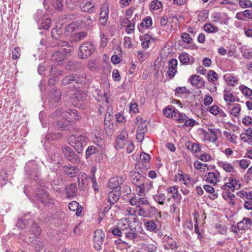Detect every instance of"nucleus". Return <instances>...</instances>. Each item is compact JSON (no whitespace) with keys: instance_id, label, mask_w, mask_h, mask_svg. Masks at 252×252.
I'll return each mask as SVG.
<instances>
[{"instance_id":"obj_1","label":"nucleus","mask_w":252,"mask_h":252,"mask_svg":"<svg viewBox=\"0 0 252 252\" xmlns=\"http://www.w3.org/2000/svg\"><path fill=\"white\" fill-rule=\"evenodd\" d=\"M86 81V75L84 73L71 74L66 76L63 79L61 85L62 86H65L72 84L73 88L75 89L77 88L76 85H84Z\"/></svg>"},{"instance_id":"obj_2","label":"nucleus","mask_w":252,"mask_h":252,"mask_svg":"<svg viewBox=\"0 0 252 252\" xmlns=\"http://www.w3.org/2000/svg\"><path fill=\"white\" fill-rule=\"evenodd\" d=\"M88 139L83 135H72L70 136V145L78 153L81 154L83 152L84 147L87 145Z\"/></svg>"},{"instance_id":"obj_3","label":"nucleus","mask_w":252,"mask_h":252,"mask_svg":"<svg viewBox=\"0 0 252 252\" xmlns=\"http://www.w3.org/2000/svg\"><path fill=\"white\" fill-rule=\"evenodd\" d=\"M95 47L90 42H86L80 45L78 57L80 59H86L90 57L94 52Z\"/></svg>"},{"instance_id":"obj_4","label":"nucleus","mask_w":252,"mask_h":252,"mask_svg":"<svg viewBox=\"0 0 252 252\" xmlns=\"http://www.w3.org/2000/svg\"><path fill=\"white\" fill-rule=\"evenodd\" d=\"M34 197L36 201L45 206H51L53 204V200L49 197V193L44 189H38L35 191Z\"/></svg>"},{"instance_id":"obj_5","label":"nucleus","mask_w":252,"mask_h":252,"mask_svg":"<svg viewBox=\"0 0 252 252\" xmlns=\"http://www.w3.org/2000/svg\"><path fill=\"white\" fill-rule=\"evenodd\" d=\"M53 126L56 129L61 130H69L75 132L76 128L74 127L70 121L64 120L63 119L53 123Z\"/></svg>"},{"instance_id":"obj_6","label":"nucleus","mask_w":252,"mask_h":252,"mask_svg":"<svg viewBox=\"0 0 252 252\" xmlns=\"http://www.w3.org/2000/svg\"><path fill=\"white\" fill-rule=\"evenodd\" d=\"M62 151L66 159L72 163H78L80 161V158L73 150L69 146L62 147Z\"/></svg>"},{"instance_id":"obj_7","label":"nucleus","mask_w":252,"mask_h":252,"mask_svg":"<svg viewBox=\"0 0 252 252\" xmlns=\"http://www.w3.org/2000/svg\"><path fill=\"white\" fill-rule=\"evenodd\" d=\"M158 210L155 207L149 204L147 207L140 208L138 214L140 216L147 218L155 217L158 215Z\"/></svg>"},{"instance_id":"obj_8","label":"nucleus","mask_w":252,"mask_h":252,"mask_svg":"<svg viewBox=\"0 0 252 252\" xmlns=\"http://www.w3.org/2000/svg\"><path fill=\"white\" fill-rule=\"evenodd\" d=\"M104 236V232L101 230L98 229L94 231L93 241L94 248L96 250L98 251L100 249Z\"/></svg>"},{"instance_id":"obj_9","label":"nucleus","mask_w":252,"mask_h":252,"mask_svg":"<svg viewBox=\"0 0 252 252\" xmlns=\"http://www.w3.org/2000/svg\"><path fill=\"white\" fill-rule=\"evenodd\" d=\"M124 180L121 177L111 178L109 179L108 183L109 188L116 191H120L121 189V186L123 184Z\"/></svg>"},{"instance_id":"obj_10","label":"nucleus","mask_w":252,"mask_h":252,"mask_svg":"<svg viewBox=\"0 0 252 252\" xmlns=\"http://www.w3.org/2000/svg\"><path fill=\"white\" fill-rule=\"evenodd\" d=\"M54 46L61 47L59 50L62 52V55L65 58V56L69 55L72 52V50L67 41L64 40H59L56 43Z\"/></svg>"},{"instance_id":"obj_11","label":"nucleus","mask_w":252,"mask_h":252,"mask_svg":"<svg viewBox=\"0 0 252 252\" xmlns=\"http://www.w3.org/2000/svg\"><path fill=\"white\" fill-rule=\"evenodd\" d=\"M62 91L57 88L51 89L49 94V100L51 103H58L61 100Z\"/></svg>"},{"instance_id":"obj_12","label":"nucleus","mask_w":252,"mask_h":252,"mask_svg":"<svg viewBox=\"0 0 252 252\" xmlns=\"http://www.w3.org/2000/svg\"><path fill=\"white\" fill-rule=\"evenodd\" d=\"M179 180L183 182L184 184L188 188H193L196 182L192 180L188 174H178ZM178 175H176L175 178L177 179Z\"/></svg>"},{"instance_id":"obj_13","label":"nucleus","mask_w":252,"mask_h":252,"mask_svg":"<svg viewBox=\"0 0 252 252\" xmlns=\"http://www.w3.org/2000/svg\"><path fill=\"white\" fill-rule=\"evenodd\" d=\"M70 97L73 99L72 103L74 105L76 106H78L81 105L83 103L84 99L86 97V94L81 91L78 90L77 92H75Z\"/></svg>"},{"instance_id":"obj_14","label":"nucleus","mask_w":252,"mask_h":252,"mask_svg":"<svg viewBox=\"0 0 252 252\" xmlns=\"http://www.w3.org/2000/svg\"><path fill=\"white\" fill-rule=\"evenodd\" d=\"M130 178L132 183L137 188L145 181V177L139 172H130Z\"/></svg>"},{"instance_id":"obj_15","label":"nucleus","mask_w":252,"mask_h":252,"mask_svg":"<svg viewBox=\"0 0 252 252\" xmlns=\"http://www.w3.org/2000/svg\"><path fill=\"white\" fill-rule=\"evenodd\" d=\"M62 166L63 171L68 177L73 178L75 177L77 175V173L79 170V169L77 166L70 164Z\"/></svg>"},{"instance_id":"obj_16","label":"nucleus","mask_w":252,"mask_h":252,"mask_svg":"<svg viewBox=\"0 0 252 252\" xmlns=\"http://www.w3.org/2000/svg\"><path fill=\"white\" fill-rule=\"evenodd\" d=\"M152 187V182L149 181V180L145 178V181L141 183L138 188L139 190H137L138 194L141 195L142 193H145L148 192Z\"/></svg>"},{"instance_id":"obj_17","label":"nucleus","mask_w":252,"mask_h":252,"mask_svg":"<svg viewBox=\"0 0 252 252\" xmlns=\"http://www.w3.org/2000/svg\"><path fill=\"white\" fill-rule=\"evenodd\" d=\"M77 189L74 183L66 186L65 188V194L66 198H71L76 195Z\"/></svg>"},{"instance_id":"obj_18","label":"nucleus","mask_w":252,"mask_h":252,"mask_svg":"<svg viewBox=\"0 0 252 252\" xmlns=\"http://www.w3.org/2000/svg\"><path fill=\"white\" fill-rule=\"evenodd\" d=\"M82 63L77 61H68L66 65V68L69 70H77L83 68Z\"/></svg>"},{"instance_id":"obj_19","label":"nucleus","mask_w":252,"mask_h":252,"mask_svg":"<svg viewBox=\"0 0 252 252\" xmlns=\"http://www.w3.org/2000/svg\"><path fill=\"white\" fill-rule=\"evenodd\" d=\"M121 193L119 191L112 190L108 195L107 200L111 205H114L119 199Z\"/></svg>"},{"instance_id":"obj_20","label":"nucleus","mask_w":252,"mask_h":252,"mask_svg":"<svg viewBox=\"0 0 252 252\" xmlns=\"http://www.w3.org/2000/svg\"><path fill=\"white\" fill-rule=\"evenodd\" d=\"M77 179L78 183V188L79 190H84L88 185V181L87 180L86 174H82L81 175H78V176L77 177Z\"/></svg>"},{"instance_id":"obj_21","label":"nucleus","mask_w":252,"mask_h":252,"mask_svg":"<svg viewBox=\"0 0 252 252\" xmlns=\"http://www.w3.org/2000/svg\"><path fill=\"white\" fill-rule=\"evenodd\" d=\"M87 32L84 31L77 32L73 34L71 37L70 40L72 42H77L84 39L87 36Z\"/></svg>"},{"instance_id":"obj_22","label":"nucleus","mask_w":252,"mask_h":252,"mask_svg":"<svg viewBox=\"0 0 252 252\" xmlns=\"http://www.w3.org/2000/svg\"><path fill=\"white\" fill-rule=\"evenodd\" d=\"M251 225V220L246 217H244L242 221L237 223V228L239 230H245L250 228Z\"/></svg>"},{"instance_id":"obj_23","label":"nucleus","mask_w":252,"mask_h":252,"mask_svg":"<svg viewBox=\"0 0 252 252\" xmlns=\"http://www.w3.org/2000/svg\"><path fill=\"white\" fill-rule=\"evenodd\" d=\"M48 160L49 162L58 164L59 165V167L60 166H63L61 164L62 157L58 153H53L50 156V158L48 159Z\"/></svg>"},{"instance_id":"obj_24","label":"nucleus","mask_w":252,"mask_h":252,"mask_svg":"<svg viewBox=\"0 0 252 252\" xmlns=\"http://www.w3.org/2000/svg\"><path fill=\"white\" fill-rule=\"evenodd\" d=\"M177 109L173 106H168L163 110V113L167 118H174Z\"/></svg>"},{"instance_id":"obj_25","label":"nucleus","mask_w":252,"mask_h":252,"mask_svg":"<svg viewBox=\"0 0 252 252\" xmlns=\"http://www.w3.org/2000/svg\"><path fill=\"white\" fill-rule=\"evenodd\" d=\"M64 60V58L62 55V52L57 51L55 52L51 58V60L53 62L58 63L59 64H62V62Z\"/></svg>"},{"instance_id":"obj_26","label":"nucleus","mask_w":252,"mask_h":252,"mask_svg":"<svg viewBox=\"0 0 252 252\" xmlns=\"http://www.w3.org/2000/svg\"><path fill=\"white\" fill-rule=\"evenodd\" d=\"M225 93L223 94V98L225 101L227 103L228 106L231 105V103L235 102V96L229 91H226L225 90L224 91Z\"/></svg>"},{"instance_id":"obj_27","label":"nucleus","mask_w":252,"mask_h":252,"mask_svg":"<svg viewBox=\"0 0 252 252\" xmlns=\"http://www.w3.org/2000/svg\"><path fill=\"white\" fill-rule=\"evenodd\" d=\"M108 13L109 7L107 4H103L100 8L99 20H107L108 17Z\"/></svg>"},{"instance_id":"obj_28","label":"nucleus","mask_w":252,"mask_h":252,"mask_svg":"<svg viewBox=\"0 0 252 252\" xmlns=\"http://www.w3.org/2000/svg\"><path fill=\"white\" fill-rule=\"evenodd\" d=\"M94 4L91 1H88L86 4L80 6L81 10L84 12L91 13L94 11Z\"/></svg>"},{"instance_id":"obj_29","label":"nucleus","mask_w":252,"mask_h":252,"mask_svg":"<svg viewBox=\"0 0 252 252\" xmlns=\"http://www.w3.org/2000/svg\"><path fill=\"white\" fill-rule=\"evenodd\" d=\"M63 0H51L52 5L56 11L62 12L63 10Z\"/></svg>"},{"instance_id":"obj_30","label":"nucleus","mask_w":252,"mask_h":252,"mask_svg":"<svg viewBox=\"0 0 252 252\" xmlns=\"http://www.w3.org/2000/svg\"><path fill=\"white\" fill-rule=\"evenodd\" d=\"M239 181H236V182L231 183H226L225 184L221 187V189L226 190V191H229V189H230L232 191H234L236 189V187L237 185H238V188H240L241 187L240 184H238ZM238 189V188H236Z\"/></svg>"},{"instance_id":"obj_31","label":"nucleus","mask_w":252,"mask_h":252,"mask_svg":"<svg viewBox=\"0 0 252 252\" xmlns=\"http://www.w3.org/2000/svg\"><path fill=\"white\" fill-rule=\"evenodd\" d=\"M219 166L223 168L224 170L227 172L230 173H235L236 170L234 168L233 166L229 163H227L224 162L220 161L219 162Z\"/></svg>"},{"instance_id":"obj_32","label":"nucleus","mask_w":252,"mask_h":252,"mask_svg":"<svg viewBox=\"0 0 252 252\" xmlns=\"http://www.w3.org/2000/svg\"><path fill=\"white\" fill-rule=\"evenodd\" d=\"M112 108L111 106H108L107 109V111L104 117V125L105 126H110V121L111 120V114L112 113Z\"/></svg>"},{"instance_id":"obj_33","label":"nucleus","mask_w":252,"mask_h":252,"mask_svg":"<svg viewBox=\"0 0 252 252\" xmlns=\"http://www.w3.org/2000/svg\"><path fill=\"white\" fill-rule=\"evenodd\" d=\"M152 37L149 34H145L141 36L140 40L142 41L141 45L143 48L147 49L149 47L150 40Z\"/></svg>"},{"instance_id":"obj_34","label":"nucleus","mask_w":252,"mask_h":252,"mask_svg":"<svg viewBox=\"0 0 252 252\" xmlns=\"http://www.w3.org/2000/svg\"><path fill=\"white\" fill-rule=\"evenodd\" d=\"M29 214H27L25 216V218L19 219L18 220V221L16 224L18 228L21 229L26 228V226L28 223V220L26 219V218H27Z\"/></svg>"},{"instance_id":"obj_35","label":"nucleus","mask_w":252,"mask_h":252,"mask_svg":"<svg viewBox=\"0 0 252 252\" xmlns=\"http://www.w3.org/2000/svg\"><path fill=\"white\" fill-rule=\"evenodd\" d=\"M167 239V244H164L165 249L175 250L178 248L176 242L173 239L169 237H168Z\"/></svg>"},{"instance_id":"obj_36","label":"nucleus","mask_w":252,"mask_h":252,"mask_svg":"<svg viewBox=\"0 0 252 252\" xmlns=\"http://www.w3.org/2000/svg\"><path fill=\"white\" fill-rule=\"evenodd\" d=\"M173 118L178 122L181 123H183L186 119L188 118V117L185 114L180 113L177 110L175 116Z\"/></svg>"},{"instance_id":"obj_37","label":"nucleus","mask_w":252,"mask_h":252,"mask_svg":"<svg viewBox=\"0 0 252 252\" xmlns=\"http://www.w3.org/2000/svg\"><path fill=\"white\" fill-rule=\"evenodd\" d=\"M124 234L126 238L131 240L136 238L137 236V234L135 232V228L133 229L130 227H129L128 229L125 232Z\"/></svg>"},{"instance_id":"obj_38","label":"nucleus","mask_w":252,"mask_h":252,"mask_svg":"<svg viewBox=\"0 0 252 252\" xmlns=\"http://www.w3.org/2000/svg\"><path fill=\"white\" fill-rule=\"evenodd\" d=\"M30 232L31 233V234H33L36 237L40 234L41 229L36 223H34L32 225Z\"/></svg>"},{"instance_id":"obj_39","label":"nucleus","mask_w":252,"mask_h":252,"mask_svg":"<svg viewBox=\"0 0 252 252\" xmlns=\"http://www.w3.org/2000/svg\"><path fill=\"white\" fill-rule=\"evenodd\" d=\"M67 113L69 115L68 118L70 119H74L75 120H79L81 119V116L80 115L78 112L75 110H69Z\"/></svg>"},{"instance_id":"obj_40","label":"nucleus","mask_w":252,"mask_h":252,"mask_svg":"<svg viewBox=\"0 0 252 252\" xmlns=\"http://www.w3.org/2000/svg\"><path fill=\"white\" fill-rule=\"evenodd\" d=\"M149 203L148 200L146 198L144 197H138L137 198V213L138 211H139V208H143L141 205H144L145 206L149 205Z\"/></svg>"},{"instance_id":"obj_41","label":"nucleus","mask_w":252,"mask_h":252,"mask_svg":"<svg viewBox=\"0 0 252 252\" xmlns=\"http://www.w3.org/2000/svg\"><path fill=\"white\" fill-rule=\"evenodd\" d=\"M207 178L206 181L210 183L211 184H216L217 176L214 173L209 172L207 175L205 176Z\"/></svg>"},{"instance_id":"obj_42","label":"nucleus","mask_w":252,"mask_h":252,"mask_svg":"<svg viewBox=\"0 0 252 252\" xmlns=\"http://www.w3.org/2000/svg\"><path fill=\"white\" fill-rule=\"evenodd\" d=\"M218 74L213 70H210L207 74V78L210 82H214L218 79Z\"/></svg>"},{"instance_id":"obj_43","label":"nucleus","mask_w":252,"mask_h":252,"mask_svg":"<svg viewBox=\"0 0 252 252\" xmlns=\"http://www.w3.org/2000/svg\"><path fill=\"white\" fill-rule=\"evenodd\" d=\"M62 30L61 29H53L51 34L53 39L58 40L62 37Z\"/></svg>"},{"instance_id":"obj_44","label":"nucleus","mask_w":252,"mask_h":252,"mask_svg":"<svg viewBox=\"0 0 252 252\" xmlns=\"http://www.w3.org/2000/svg\"><path fill=\"white\" fill-rule=\"evenodd\" d=\"M32 243L36 252H39L42 250L45 246L43 241L37 239L34 240Z\"/></svg>"},{"instance_id":"obj_45","label":"nucleus","mask_w":252,"mask_h":252,"mask_svg":"<svg viewBox=\"0 0 252 252\" xmlns=\"http://www.w3.org/2000/svg\"><path fill=\"white\" fill-rule=\"evenodd\" d=\"M189 79L190 80V83L192 85L197 86L199 84L202 78L197 75H192L190 76Z\"/></svg>"},{"instance_id":"obj_46","label":"nucleus","mask_w":252,"mask_h":252,"mask_svg":"<svg viewBox=\"0 0 252 252\" xmlns=\"http://www.w3.org/2000/svg\"><path fill=\"white\" fill-rule=\"evenodd\" d=\"M235 163H239V166L243 169H246L248 167L250 164V160L246 159H243L240 160H237Z\"/></svg>"},{"instance_id":"obj_47","label":"nucleus","mask_w":252,"mask_h":252,"mask_svg":"<svg viewBox=\"0 0 252 252\" xmlns=\"http://www.w3.org/2000/svg\"><path fill=\"white\" fill-rule=\"evenodd\" d=\"M239 88L244 95L247 96H250L252 95V90L247 87V86L241 85L240 86Z\"/></svg>"},{"instance_id":"obj_48","label":"nucleus","mask_w":252,"mask_h":252,"mask_svg":"<svg viewBox=\"0 0 252 252\" xmlns=\"http://www.w3.org/2000/svg\"><path fill=\"white\" fill-rule=\"evenodd\" d=\"M144 251L146 252H154L157 250V246L151 243H146L144 246Z\"/></svg>"},{"instance_id":"obj_49","label":"nucleus","mask_w":252,"mask_h":252,"mask_svg":"<svg viewBox=\"0 0 252 252\" xmlns=\"http://www.w3.org/2000/svg\"><path fill=\"white\" fill-rule=\"evenodd\" d=\"M97 152V149L94 146H90L88 147L86 151V157L88 158L90 157L94 154H95Z\"/></svg>"},{"instance_id":"obj_50","label":"nucleus","mask_w":252,"mask_h":252,"mask_svg":"<svg viewBox=\"0 0 252 252\" xmlns=\"http://www.w3.org/2000/svg\"><path fill=\"white\" fill-rule=\"evenodd\" d=\"M152 25V20L150 17H146L143 20V22L140 23V25L143 28H149Z\"/></svg>"},{"instance_id":"obj_51","label":"nucleus","mask_w":252,"mask_h":252,"mask_svg":"<svg viewBox=\"0 0 252 252\" xmlns=\"http://www.w3.org/2000/svg\"><path fill=\"white\" fill-rule=\"evenodd\" d=\"M180 62L183 64H187L189 62V55L188 53H183L179 56Z\"/></svg>"},{"instance_id":"obj_52","label":"nucleus","mask_w":252,"mask_h":252,"mask_svg":"<svg viewBox=\"0 0 252 252\" xmlns=\"http://www.w3.org/2000/svg\"><path fill=\"white\" fill-rule=\"evenodd\" d=\"M241 111V107L239 104H236L231 109L230 113L234 117H238Z\"/></svg>"},{"instance_id":"obj_53","label":"nucleus","mask_w":252,"mask_h":252,"mask_svg":"<svg viewBox=\"0 0 252 252\" xmlns=\"http://www.w3.org/2000/svg\"><path fill=\"white\" fill-rule=\"evenodd\" d=\"M204 30L208 33H214L218 31L216 27H214L211 24H206L204 26Z\"/></svg>"},{"instance_id":"obj_54","label":"nucleus","mask_w":252,"mask_h":252,"mask_svg":"<svg viewBox=\"0 0 252 252\" xmlns=\"http://www.w3.org/2000/svg\"><path fill=\"white\" fill-rule=\"evenodd\" d=\"M51 20L49 18H45L42 21L41 24V27L45 30H48L51 27Z\"/></svg>"},{"instance_id":"obj_55","label":"nucleus","mask_w":252,"mask_h":252,"mask_svg":"<svg viewBox=\"0 0 252 252\" xmlns=\"http://www.w3.org/2000/svg\"><path fill=\"white\" fill-rule=\"evenodd\" d=\"M84 24L85 28L88 30H91L92 27L93 21L90 16H88L85 18Z\"/></svg>"},{"instance_id":"obj_56","label":"nucleus","mask_w":252,"mask_h":252,"mask_svg":"<svg viewBox=\"0 0 252 252\" xmlns=\"http://www.w3.org/2000/svg\"><path fill=\"white\" fill-rule=\"evenodd\" d=\"M194 168L196 169H201L202 166H204V172L208 171L209 168L207 167V165L206 164L202 163L201 162L197 160L194 162Z\"/></svg>"},{"instance_id":"obj_57","label":"nucleus","mask_w":252,"mask_h":252,"mask_svg":"<svg viewBox=\"0 0 252 252\" xmlns=\"http://www.w3.org/2000/svg\"><path fill=\"white\" fill-rule=\"evenodd\" d=\"M140 159L142 162L147 163H148L150 161L151 159V156L145 152H142L140 155Z\"/></svg>"},{"instance_id":"obj_58","label":"nucleus","mask_w":252,"mask_h":252,"mask_svg":"<svg viewBox=\"0 0 252 252\" xmlns=\"http://www.w3.org/2000/svg\"><path fill=\"white\" fill-rule=\"evenodd\" d=\"M154 199L157 202L160 204H163L165 199V196L163 194H156L154 195Z\"/></svg>"},{"instance_id":"obj_59","label":"nucleus","mask_w":252,"mask_h":252,"mask_svg":"<svg viewBox=\"0 0 252 252\" xmlns=\"http://www.w3.org/2000/svg\"><path fill=\"white\" fill-rule=\"evenodd\" d=\"M240 52L244 58H246L248 59H251L252 58V54L250 52H247L246 50L244 48V46H243L241 47Z\"/></svg>"},{"instance_id":"obj_60","label":"nucleus","mask_w":252,"mask_h":252,"mask_svg":"<svg viewBox=\"0 0 252 252\" xmlns=\"http://www.w3.org/2000/svg\"><path fill=\"white\" fill-rule=\"evenodd\" d=\"M181 37L182 38L183 41L185 43H186L187 44H189L192 41V39L190 37V35L186 32L183 33Z\"/></svg>"},{"instance_id":"obj_61","label":"nucleus","mask_w":252,"mask_h":252,"mask_svg":"<svg viewBox=\"0 0 252 252\" xmlns=\"http://www.w3.org/2000/svg\"><path fill=\"white\" fill-rule=\"evenodd\" d=\"M146 228L151 231H154L156 229V225L153 221H148L146 223Z\"/></svg>"},{"instance_id":"obj_62","label":"nucleus","mask_w":252,"mask_h":252,"mask_svg":"<svg viewBox=\"0 0 252 252\" xmlns=\"http://www.w3.org/2000/svg\"><path fill=\"white\" fill-rule=\"evenodd\" d=\"M50 73L51 75L55 76L56 77H57L59 75H61L63 73V71L52 67L50 70Z\"/></svg>"},{"instance_id":"obj_63","label":"nucleus","mask_w":252,"mask_h":252,"mask_svg":"<svg viewBox=\"0 0 252 252\" xmlns=\"http://www.w3.org/2000/svg\"><path fill=\"white\" fill-rule=\"evenodd\" d=\"M239 5L242 8H248L251 3L250 0H239Z\"/></svg>"},{"instance_id":"obj_64","label":"nucleus","mask_w":252,"mask_h":252,"mask_svg":"<svg viewBox=\"0 0 252 252\" xmlns=\"http://www.w3.org/2000/svg\"><path fill=\"white\" fill-rule=\"evenodd\" d=\"M161 5V2L157 0H154L151 3V7L154 10L158 9Z\"/></svg>"}]
</instances>
